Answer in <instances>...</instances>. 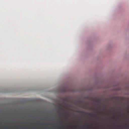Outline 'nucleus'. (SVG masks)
I'll return each mask as SVG.
<instances>
[{
    "mask_svg": "<svg viewBox=\"0 0 129 129\" xmlns=\"http://www.w3.org/2000/svg\"><path fill=\"white\" fill-rule=\"evenodd\" d=\"M10 129H25V127L24 126H0V129L6 128Z\"/></svg>",
    "mask_w": 129,
    "mask_h": 129,
    "instance_id": "obj_1",
    "label": "nucleus"
},
{
    "mask_svg": "<svg viewBox=\"0 0 129 129\" xmlns=\"http://www.w3.org/2000/svg\"><path fill=\"white\" fill-rule=\"evenodd\" d=\"M123 127H124L125 129H128V128L126 126H117L116 127V129H122Z\"/></svg>",
    "mask_w": 129,
    "mask_h": 129,
    "instance_id": "obj_2",
    "label": "nucleus"
},
{
    "mask_svg": "<svg viewBox=\"0 0 129 129\" xmlns=\"http://www.w3.org/2000/svg\"><path fill=\"white\" fill-rule=\"evenodd\" d=\"M80 112L83 113L85 114H87V115H90V116L92 115H94V114H92L90 113H89L85 112H83L81 111Z\"/></svg>",
    "mask_w": 129,
    "mask_h": 129,
    "instance_id": "obj_3",
    "label": "nucleus"
},
{
    "mask_svg": "<svg viewBox=\"0 0 129 129\" xmlns=\"http://www.w3.org/2000/svg\"><path fill=\"white\" fill-rule=\"evenodd\" d=\"M30 129H37L36 127H30Z\"/></svg>",
    "mask_w": 129,
    "mask_h": 129,
    "instance_id": "obj_4",
    "label": "nucleus"
},
{
    "mask_svg": "<svg viewBox=\"0 0 129 129\" xmlns=\"http://www.w3.org/2000/svg\"><path fill=\"white\" fill-rule=\"evenodd\" d=\"M87 126H83V129H85L86 128H87Z\"/></svg>",
    "mask_w": 129,
    "mask_h": 129,
    "instance_id": "obj_5",
    "label": "nucleus"
},
{
    "mask_svg": "<svg viewBox=\"0 0 129 129\" xmlns=\"http://www.w3.org/2000/svg\"><path fill=\"white\" fill-rule=\"evenodd\" d=\"M61 127H63V126H63V125H61Z\"/></svg>",
    "mask_w": 129,
    "mask_h": 129,
    "instance_id": "obj_6",
    "label": "nucleus"
},
{
    "mask_svg": "<svg viewBox=\"0 0 129 129\" xmlns=\"http://www.w3.org/2000/svg\"><path fill=\"white\" fill-rule=\"evenodd\" d=\"M99 107V108H100V107Z\"/></svg>",
    "mask_w": 129,
    "mask_h": 129,
    "instance_id": "obj_7",
    "label": "nucleus"
}]
</instances>
